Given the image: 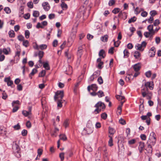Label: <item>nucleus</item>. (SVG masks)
Wrapping results in <instances>:
<instances>
[{"label":"nucleus","mask_w":161,"mask_h":161,"mask_svg":"<svg viewBox=\"0 0 161 161\" xmlns=\"http://www.w3.org/2000/svg\"><path fill=\"white\" fill-rule=\"evenodd\" d=\"M88 134L92 133L93 130V126L91 123H88L87 124V128L86 130Z\"/></svg>","instance_id":"20e7f679"},{"label":"nucleus","mask_w":161,"mask_h":161,"mask_svg":"<svg viewBox=\"0 0 161 161\" xmlns=\"http://www.w3.org/2000/svg\"><path fill=\"white\" fill-rule=\"evenodd\" d=\"M58 131V129L57 128H55L53 132L51 133V136L53 137H55L57 136V132Z\"/></svg>","instance_id":"6ab92c4d"},{"label":"nucleus","mask_w":161,"mask_h":161,"mask_svg":"<svg viewBox=\"0 0 161 161\" xmlns=\"http://www.w3.org/2000/svg\"><path fill=\"white\" fill-rule=\"evenodd\" d=\"M37 70L36 69H32V72L29 75V76L31 78V79L32 78L31 76H32L34 75L35 73H36L37 72Z\"/></svg>","instance_id":"412c9836"},{"label":"nucleus","mask_w":161,"mask_h":161,"mask_svg":"<svg viewBox=\"0 0 161 161\" xmlns=\"http://www.w3.org/2000/svg\"><path fill=\"white\" fill-rule=\"evenodd\" d=\"M136 19V18L135 16H134L133 17L131 18L128 21V23L129 24L131 23L132 22H135Z\"/></svg>","instance_id":"5701e85b"},{"label":"nucleus","mask_w":161,"mask_h":161,"mask_svg":"<svg viewBox=\"0 0 161 161\" xmlns=\"http://www.w3.org/2000/svg\"><path fill=\"white\" fill-rule=\"evenodd\" d=\"M96 109L94 110L95 114L99 113L102 110L103 111L105 108V106L103 103L101 101L97 102L95 105Z\"/></svg>","instance_id":"f257e3e1"},{"label":"nucleus","mask_w":161,"mask_h":161,"mask_svg":"<svg viewBox=\"0 0 161 161\" xmlns=\"http://www.w3.org/2000/svg\"><path fill=\"white\" fill-rule=\"evenodd\" d=\"M64 97V92L63 91H57L56 93L54 96V99L56 101L57 100L60 99L62 100Z\"/></svg>","instance_id":"7ed1b4c3"},{"label":"nucleus","mask_w":161,"mask_h":161,"mask_svg":"<svg viewBox=\"0 0 161 161\" xmlns=\"http://www.w3.org/2000/svg\"><path fill=\"white\" fill-rule=\"evenodd\" d=\"M134 56L136 58H138L140 56V54L139 52L136 51L134 53Z\"/></svg>","instance_id":"393cba45"},{"label":"nucleus","mask_w":161,"mask_h":161,"mask_svg":"<svg viewBox=\"0 0 161 161\" xmlns=\"http://www.w3.org/2000/svg\"><path fill=\"white\" fill-rule=\"evenodd\" d=\"M9 36L11 37H14L15 36V33L13 31H10L8 32Z\"/></svg>","instance_id":"c756f323"},{"label":"nucleus","mask_w":161,"mask_h":161,"mask_svg":"<svg viewBox=\"0 0 161 161\" xmlns=\"http://www.w3.org/2000/svg\"><path fill=\"white\" fill-rule=\"evenodd\" d=\"M36 28L39 29V28H44V27L42 25V24L40 23L39 22L37 23L36 25Z\"/></svg>","instance_id":"13d9d810"},{"label":"nucleus","mask_w":161,"mask_h":161,"mask_svg":"<svg viewBox=\"0 0 161 161\" xmlns=\"http://www.w3.org/2000/svg\"><path fill=\"white\" fill-rule=\"evenodd\" d=\"M120 10L119 8H115L113 10L112 12L114 14H116L119 12Z\"/></svg>","instance_id":"58836bf2"},{"label":"nucleus","mask_w":161,"mask_h":161,"mask_svg":"<svg viewBox=\"0 0 161 161\" xmlns=\"http://www.w3.org/2000/svg\"><path fill=\"white\" fill-rule=\"evenodd\" d=\"M152 74L151 71H148L145 73V75L148 78L150 77Z\"/></svg>","instance_id":"de8ad7c7"},{"label":"nucleus","mask_w":161,"mask_h":161,"mask_svg":"<svg viewBox=\"0 0 161 161\" xmlns=\"http://www.w3.org/2000/svg\"><path fill=\"white\" fill-rule=\"evenodd\" d=\"M27 131L26 130H22L21 134L23 136H25L27 135Z\"/></svg>","instance_id":"864d4df0"},{"label":"nucleus","mask_w":161,"mask_h":161,"mask_svg":"<svg viewBox=\"0 0 161 161\" xmlns=\"http://www.w3.org/2000/svg\"><path fill=\"white\" fill-rule=\"evenodd\" d=\"M91 89L93 91H96L97 89V86L95 84H93L91 86Z\"/></svg>","instance_id":"aec40b11"},{"label":"nucleus","mask_w":161,"mask_h":161,"mask_svg":"<svg viewBox=\"0 0 161 161\" xmlns=\"http://www.w3.org/2000/svg\"><path fill=\"white\" fill-rule=\"evenodd\" d=\"M55 15L54 14H50L48 15L49 18L51 19H53L55 18Z\"/></svg>","instance_id":"0e129e2a"},{"label":"nucleus","mask_w":161,"mask_h":161,"mask_svg":"<svg viewBox=\"0 0 161 161\" xmlns=\"http://www.w3.org/2000/svg\"><path fill=\"white\" fill-rule=\"evenodd\" d=\"M97 94L98 97H102L104 96L103 94V92L102 91H99L97 92Z\"/></svg>","instance_id":"e433bc0d"},{"label":"nucleus","mask_w":161,"mask_h":161,"mask_svg":"<svg viewBox=\"0 0 161 161\" xmlns=\"http://www.w3.org/2000/svg\"><path fill=\"white\" fill-rule=\"evenodd\" d=\"M147 29L149 32H151L152 34H154L155 31L153 29V25H149L147 27Z\"/></svg>","instance_id":"9b49d317"},{"label":"nucleus","mask_w":161,"mask_h":161,"mask_svg":"<svg viewBox=\"0 0 161 161\" xmlns=\"http://www.w3.org/2000/svg\"><path fill=\"white\" fill-rule=\"evenodd\" d=\"M68 120L67 119L65 120L64 123V125L65 126V128L67 127L69 125Z\"/></svg>","instance_id":"052dcab7"},{"label":"nucleus","mask_w":161,"mask_h":161,"mask_svg":"<svg viewBox=\"0 0 161 161\" xmlns=\"http://www.w3.org/2000/svg\"><path fill=\"white\" fill-rule=\"evenodd\" d=\"M2 98L4 99H6L8 97V96L6 93V92H5V91H3V92L2 93Z\"/></svg>","instance_id":"5fc2aeb1"},{"label":"nucleus","mask_w":161,"mask_h":161,"mask_svg":"<svg viewBox=\"0 0 161 161\" xmlns=\"http://www.w3.org/2000/svg\"><path fill=\"white\" fill-rule=\"evenodd\" d=\"M99 55L100 57H102V58H104L105 56V51L103 49L100 50L99 53Z\"/></svg>","instance_id":"dca6fc26"},{"label":"nucleus","mask_w":161,"mask_h":161,"mask_svg":"<svg viewBox=\"0 0 161 161\" xmlns=\"http://www.w3.org/2000/svg\"><path fill=\"white\" fill-rule=\"evenodd\" d=\"M61 6L63 10H66L68 8L67 5L64 2L61 3Z\"/></svg>","instance_id":"4be33fe9"},{"label":"nucleus","mask_w":161,"mask_h":161,"mask_svg":"<svg viewBox=\"0 0 161 161\" xmlns=\"http://www.w3.org/2000/svg\"><path fill=\"white\" fill-rule=\"evenodd\" d=\"M18 39L20 41H24V37L22 35L19 36L18 37Z\"/></svg>","instance_id":"e2e57ef3"},{"label":"nucleus","mask_w":161,"mask_h":161,"mask_svg":"<svg viewBox=\"0 0 161 161\" xmlns=\"http://www.w3.org/2000/svg\"><path fill=\"white\" fill-rule=\"evenodd\" d=\"M22 113L25 116H27L31 114V108L30 107L29 108V111L28 112L24 110L22 111Z\"/></svg>","instance_id":"f8f14e48"},{"label":"nucleus","mask_w":161,"mask_h":161,"mask_svg":"<svg viewBox=\"0 0 161 161\" xmlns=\"http://www.w3.org/2000/svg\"><path fill=\"white\" fill-rule=\"evenodd\" d=\"M29 44V42L28 40H24L23 41V45L25 47H27Z\"/></svg>","instance_id":"3c124183"},{"label":"nucleus","mask_w":161,"mask_h":161,"mask_svg":"<svg viewBox=\"0 0 161 161\" xmlns=\"http://www.w3.org/2000/svg\"><path fill=\"white\" fill-rule=\"evenodd\" d=\"M133 67L134 70L136 72H137L140 70L141 67L140 63H138L135 64Z\"/></svg>","instance_id":"9d476101"},{"label":"nucleus","mask_w":161,"mask_h":161,"mask_svg":"<svg viewBox=\"0 0 161 161\" xmlns=\"http://www.w3.org/2000/svg\"><path fill=\"white\" fill-rule=\"evenodd\" d=\"M30 33L28 30H26L25 32V36L26 38L28 39L29 37Z\"/></svg>","instance_id":"a19ab883"},{"label":"nucleus","mask_w":161,"mask_h":161,"mask_svg":"<svg viewBox=\"0 0 161 161\" xmlns=\"http://www.w3.org/2000/svg\"><path fill=\"white\" fill-rule=\"evenodd\" d=\"M120 43V42L119 40L117 41L116 42H114V45L115 47H118Z\"/></svg>","instance_id":"774afa93"},{"label":"nucleus","mask_w":161,"mask_h":161,"mask_svg":"<svg viewBox=\"0 0 161 161\" xmlns=\"http://www.w3.org/2000/svg\"><path fill=\"white\" fill-rule=\"evenodd\" d=\"M4 10L6 13L8 14H10L11 12L10 8L8 7L5 8H4Z\"/></svg>","instance_id":"f704fd0d"},{"label":"nucleus","mask_w":161,"mask_h":161,"mask_svg":"<svg viewBox=\"0 0 161 161\" xmlns=\"http://www.w3.org/2000/svg\"><path fill=\"white\" fill-rule=\"evenodd\" d=\"M141 92L143 97H145L146 95L148 94V88L146 86L142 85V87Z\"/></svg>","instance_id":"39448f33"},{"label":"nucleus","mask_w":161,"mask_h":161,"mask_svg":"<svg viewBox=\"0 0 161 161\" xmlns=\"http://www.w3.org/2000/svg\"><path fill=\"white\" fill-rule=\"evenodd\" d=\"M124 16L125 17V18H126L127 15L126 13L125 12H122V11L120 12L118 14L119 17L121 18H124Z\"/></svg>","instance_id":"ddd939ff"},{"label":"nucleus","mask_w":161,"mask_h":161,"mask_svg":"<svg viewBox=\"0 0 161 161\" xmlns=\"http://www.w3.org/2000/svg\"><path fill=\"white\" fill-rule=\"evenodd\" d=\"M109 137H110V139L108 142V144L111 147L113 145V143L112 137L111 136H109Z\"/></svg>","instance_id":"72a5a7b5"},{"label":"nucleus","mask_w":161,"mask_h":161,"mask_svg":"<svg viewBox=\"0 0 161 161\" xmlns=\"http://www.w3.org/2000/svg\"><path fill=\"white\" fill-rule=\"evenodd\" d=\"M43 152V150L41 148H39L37 150V153H38V155L37 156H38L39 157H40L41 155H42V153Z\"/></svg>","instance_id":"37998d69"},{"label":"nucleus","mask_w":161,"mask_h":161,"mask_svg":"<svg viewBox=\"0 0 161 161\" xmlns=\"http://www.w3.org/2000/svg\"><path fill=\"white\" fill-rule=\"evenodd\" d=\"M46 74V71L45 70H42L41 72L39 73V77H42L44 76Z\"/></svg>","instance_id":"2f4dec72"},{"label":"nucleus","mask_w":161,"mask_h":161,"mask_svg":"<svg viewBox=\"0 0 161 161\" xmlns=\"http://www.w3.org/2000/svg\"><path fill=\"white\" fill-rule=\"evenodd\" d=\"M115 3L114 0H111L109 1L108 3V5L109 6H112Z\"/></svg>","instance_id":"680f3d73"},{"label":"nucleus","mask_w":161,"mask_h":161,"mask_svg":"<svg viewBox=\"0 0 161 161\" xmlns=\"http://www.w3.org/2000/svg\"><path fill=\"white\" fill-rule=\"evenodd\" d=\"M135 47L137 50H140L141 51H143V49H142L140 44L138 43L136 44L135 46Z\"/></svg>","instance_id":"473e14b6"},{"label":"nucleus","mask_w":161,"mask_h":161,"mask_svg":"<svg viewBox=\"0 0 161 161\" xmlns=\"http://www.w3.org/2000/svg\"><path fill=\"white\" fill-rule=\"evenodd\" d=\"M57 102V106L58 107L61 108L62 107V100H60V99H59V100H58Z\"/></svg>","instance_id":"c9c22d12"},{"label":"nucleus","mask_w":161,"mask_h":161,"mask_svg":"<svg viewBox=\"0 0 161 161\" xmlns=\"http://www.w3.org/2000/svg\"><path fill=\"white\" fill-rule=\"evenodd\" d=\"M101 118L104 119H106L107 117V114L106 113H102V114H101Z\"/></svg>","instance_id":"a18cd8bd"},{"label":"nucleus","mask_w":161,"mask_h":161,"mask_svg":"<svg viewBox=\"0 0 161 161\" xmlns=\"http://www.w3.org/2000/svg\"><path fill=\"white\" fill-rule=\"evenodd\" d=\"M65 56L67 57L68 59H70L71 57V55L70 54L68 53V50L65 52Z\"/></svg>","instance_id":"bb28decb"},{"label":"nucleus","mask_w":161,"mask_h":161,"mask_svg":"<svg viewBox=\"0 0 161 161\" xmlns=\"http://www.w3.org/2000/svg\"><path fill=\"white\" fill-rule=\"evenodd\" d=\"M116 98L118 99L120 101L121 100V102H123L122 100H124L125 99V97L124 96H121L119 95H117L116 96ZM124 101H123V102Z\"/></svg>","instance_id":"b1692460"},{"label":"nucleus","mask_w":161,"mask_h":161,"mask_svg":"<svg viewBox=\"0 0 161 161\" xmlns=\"http://www.w3.org/2000/svg\"><path fill=\"white\" fill-rule=\"evenodd\" d=\"M156 11L155 10H153L150 12V14L151 16H153L157 14Z\"/></svg>","instance_id":"bf43d9fd"},{"label":"nucleus","mask_w":161,"mask_h":161,"mask_svg":"<svg viewBox=\"0 0 161 161\" xmlns=\"http://www.w3.org/2000/svg\"><path fill=\"white\" fill-rule=\"evenodd\" d=\"M125 102V101L124 100L123 102H121V105L119 106L117 108V111L118 113L119 114H120L121 112V107L122 105H123V103Z\"/></svg>","instance_id":"a211bd4d"},{"label":"nucleus","mask_w":161,"mask_h":161,"mask_svg":"<svg viewBox=\"0 0 161 161\" xmlns=\"http://www.w3.org/2000/svg\"><path fill=\"white\" fill-rule=\"evenodd\" d=\"M108 35H105L101 38V40L103 42H106L108 41Z\"/></svg>","instance_id":"2eb2a0df"},{"label":"nucleus","mask_w":161,"mask_h":161,"mask_svg":"<svg viewBox=\"0 0 161 161\" xmlns=\"http://www.w3.org/2000/svg\"><path fill=\"white\" fill-rule=\"evenodd\" d=\"M156 135L154 132H152L150 134L147 143L149 144H151L153 146H154L156 143Z\"/></svg>","instance_id":"f03ea898"},{"label":"nucleus","mask_w":161,"mask_h":161,"mask_svg":"<svg viewBox=\"0 0 161 161\" xmlns=\"http://www.w3.org/2000/svg\"><path fill=\"white\" fill-rule=\"evenodd\" d=\"M160 23V22L158 19H156L153 22V25L155 26L158 25Z\"/></svg>","instance_id":"49530a36"},{"label":"nucleus","mask_w":161,"mask_h":161,"mask_svg":"<svg viewBox=\"0 0 161 161\" xmlns=\"http://www.w3.org/2000/svg\"><path fill=\"white\" fill-rule=\"evenodd\" d=\"M109 133L111 135H113L114 133V130L112 128L109 127Z\"/></svg>","instance_id":"09e8293b"},{"label":"nucleus","mask_w":161,"mask_h":161,"mask_svg":"<svg viewBox=\"0 0 161 161\" xmlns=\"http://www.w3.org/2000/svg\"><path fill=\"white\" fill-rule=\"evenodd\" d=\"M155 48L152 47L149 51V55L150 57H153L155 54Z\"/></svg>","instance_id":"0eeeda50"},{"label":"nucleus","mask_w":161,"mask_h":161,"mask_svg":"<svg viewBox=\"0 0 161 161\" xmlns=\"http://www.w3.org/2000/svg\"><path fill=\"white\" fill-rule=\"evenodd\" d=\"M144 147V143L142 142H140L138 147V149L140 153H142Z\"/></svg>","instance_id":"6e6552de"},{"label":"nucleus","mask_w":161,"mask_h":161,"mask_svg":"<svg viewBox=\"0 0 161 161\" xmlns=\"http://www.w3.org/2000/svg\"><path fill=\"white\" fill-rule=\"evenodd\" d=\"M44 52L42 51H39L38 53V55L39 57V58H42L44 54Z\"/></svg>","instance_id":"79ce46f5"},{"label":"nucleus","mask_w":161,"mask_h":161,"mask_svg":"<svg viewBox=\"0 0 161 161\" xmlns=\"http://www.w3.org/2000/svg\"><path fill=\"white\" fill-rule=\"evenodd\" d=\"M59 157L61 158V161H63L64 159V153H60Z\"/></svg>","instance_id":"603ef678"},{"label":"nucleus","mask_w":161,"mask_h":161,"mask_svg":"<svg viewBox=\"0 0 161 161\" xmlns=\"http://www.w3.org/2000/svg\"><path fill=\"white\" fill-rule=\"evenodd\" d=\"M14 128L16 130H18L20 128V126L19 125V123H18L16 125H15L14 126Z\"/></svg>","instance_id":"8fccbe9b"},{"label":"nucleus","mask_w":161,"mask_h":161,"mask_svg":"<svg viewBox=\"0 0 161 161\" xmlns=\"http://www.w3.org/2000/svg\"><path fill=\"white\" fill-rule=\"evenodd\" d=\"M30 14L29 13H27L24 15V17L25 19H28L30 17Z\"/></svg>","instance_id":"69168bd1"},{"label":"nucleus","mask_w":161,"mask_h":161,"mask_svg":"<svg viewBox=\"0 0 161 161\" xmlns=\"http://www.w3.org/2000/svg\"><path fill=\"white\" fill-rule=\"evenodd\" d=\"M3 52L5 54L7 55L9 54V52L10 51V49L9 47L7 48H4L3 49Z\"/></svg>","instance_id":"f3484780"},{"label":"nucleus","mask_w":161,"mask_h":161,"mask_svg":"<svg viewBox=\"0 0 161 161\" xmlns=\"http://www.w3.org/2000/svg\"><path fill=\"white\" fill-rule=\"evenodd\" d=\"M39 13L38 11H34L33 15V16L37 17L39 16Z\"/></svg>","instance_id":"4c0bfd02"},{"label":"nucleus","mask_w":161,"mask_h":161,"mask_svg":"<svg viewBox=\"0 0 161 161\" xmlns=\"http://www.w3.org/2000/svg\"><path fill=\"white\" fill-rule=\"evenodd\" d=\"M27 5L28 7L31 8H33V4L31 2L28 3Z\"/></svg>","instance_id":"4d7b16f0"},{"label":"nucleus","mask_w":161,"mask_h":161,"mask_svg":"<svg viewBox=\"0 0 161 161\" xmlns=\"http://www.w3.org/2000/svg\"><path fill=\"white\" fill-rule=\"evenodd\" d=\"M152 33L151 32H144V35L146 38H148L149 37V35H150Z\"/></svg>","instance_id":"6e6d98bb"},{"label":"nucleus","mask_w":161,"mask_h":161,"mask_svg":"<svg viewBox=\"0 0 161 161\" xmlns=\"http://www.w3.org/2000/svg\"><path fill=\"white\" fill-rule=\"evenodd\" d=\"M4 81L7 83L8 86H11L13 84V81L11 80L10 77L5 78Z\"/></svg>","instance_id":"1a4fd4ad"},{"label":"nucleus","mask_w":161,"mask_h":161,"mask_svg":"<svg viewBox=\"0 0 161 161\" xmlns=\"http://www.w3.org/2000/svg\"><path fill=\"white\" fill-rule=\"evenodd\" d=\"M42 5L44 9L46 11H48L50 8V6L47 2H43L42 3Z\"/></svg>","instance_id":"423d86ee"},{"label":"nucleus","mask_w":161,"mask_h":161,"mask_svg":"<svg viewBox=\"0 0 161 161\" xmlns=\"http://www.w3.org/2000/svg\"><path fill=\"white\" fill-rule=\"evenodd\" d=\"M60 139L61 140L65 141L67 140V137L64 134H60L59 135Z\"/></svg>","instance_id":"7c9ffc66"},{"label":"nucleus","mask_w":161,"mask_h":161,"mask_svg":"<svg viewBox=\"0 0 161 161\" xmlns=\"http://www.w3.org/2000/svg\"><path fill=\"white\" fill-rule=\"evenodd\" d=\"M119 123L122 125H125L126 124L125 121L122 118H121L119 121Z\"/></svg>","instance_id":"338daca9"},{"label":"nucleus","mask_w":161,"mask_h":161,"mask_svg":"<svg viewBox=\"0 0 161 161\" xmlns=\"http://www.w3.org/2000/svg\"><path fill=\"white\" fill-rule=\"evenodd\" d=\"M43 67L47 70L50 69L49 65L47 62H46L43 64Z\"/></svg>","instance_id":"c85d7f7f"},{"label":"nucleus","mask_w":161,"mask_h":161,"mask_svg":"<svg viewBox=\"0 0 161 161\" xmlns=\"http://www.w3.org/2000/svg\"><path fill=\"white\" fill-rule=\"evenodd\" d=\"M72 68L70 66H68V68H67V69L66 70V74L67 75H70L72 74Z\"/></svg>","instance_id":"4468645a"},{"label":"nucleus","mask_w":161,"mask_h":161,"mask_svg":"<svg viewBox=\"0 0 161 161\" xmlns=\"http://www.w3.org/2000/svg\"><path fill=\"white\" fill-rule=\"evenodd\" d=\"M124 57L125 58L128 57L129 55V53L127 50L125 49L124 51Z\"/></svg>","instance_id":"cd10ccee"},{"label":"nucleus","mask_w":161,"mask_h":161,"mask_svg":"<svg viewBox=\"0 0 161 161\" xmlns=\"http://www.w3.org/2000/svg\"><path fill=\"white\" fill-rule=\"evenodd\" d=\"M39 49L43 50L46 49L47 47V45L46 44H42L39 46Z\"/></svg>","instance_id":"a878e982"},{"label":"nucleus","mask_w":161,"mask_h":161,"mask_svg":"<svg viewBox=\"0 0 161 161\" xmlns=\"http://www.w3.org/2000/svg\"><path fill=\"white\" fill-rule=\"evenodd\" d=\"M97 81L100 84H102L103 83V80L101 76H99L97 79Z\"/></svg>","instance_id":"c03bdc74"},{"label":"nucleus","mask_w":161,"mask_h":161,"mask_svg":"<svg viewBox=\"0 0 161 161\" xmlns=\"http://www.w3.org/2000/svg\"><path fill=\"white\" fill-rule=\"evenodd\" d=\"M147 43L143 41L142 42L141 44H140L142 49H144V48L146 47L147 45Z\"/></svg>","instance_id":"ea45409f"}]
</instances>
